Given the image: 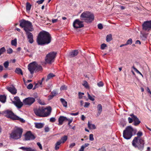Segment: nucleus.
<instances>
[{"mask_svg": "<svg viewBox=\"0 0 151 151\" xmlns=\"http://www.w3.org/2000/svg\"><path fill=\"white\" fill-rule=\"evenodd\" d=\"M60 101L64 107H67V102L64 99L61 98L60 99Z\"/></svg>", "mask_w": 151, "mask_h": 151, "instance_id": "obj_27", "label": "nucleus"}, {"mask_svg": "<svg viewBox=\"0 0 151 151\" xmlns=\"http://www.w3.org/2000/svg\"><path fill=\"white\" fill-rule=\"evenodd\" d=\"M137 137H137L138 138H142L141 137L143 135L142 132L141 131H139L137 134Z\"/></svg>", "mask_w": 151, "mask_h": 151, "instance_id": "obj_33", "label": "nucleus"}, {"mask_svg": "<svg viewBox=\"0 0 151 151\" xmlns=\"http://www.w3.org/2000/svg\"><path fill=\"white\" fill-rule=\"evenodd\" d=\"M144 144V141L143 138H138L137 137H134L132 142L134 147L137 148L141 151L143 150Z\"/></svg>", "mask_w": 151, "mask_h": 151, "instance_id": "obj_4", "label": "nucleus"}, {"mask_svg": "<svg viewBox=\"0 0 151 151\" xmlns=\"http://www.w3.org/2000/svg\"><path fill=\"white\" fill-rule=\"evenodd\" d=\"M6 49L4 47H3L0 49V56L6 51Z\"/></svg>", "mask_w": 151, "mask_h": 151, "instance_id": "obj_36", "label": "nucleus"}, {"mask_svg": "<svg viewBox=\"0 0 151 151\" xmlns=\"http://www.w3.org/2000/svg\"><path fill=\"white\" fill-rule=\"evenodd\" d=\"M58 94L57 92L55 91H53L51 93V94L49 96V99H52L54 96H55Z\"/></svg>", "mask_w": 151, "mask_h": 151, "instance_id": "obj_28", "label": "nucleus"}, {"mask_svg": "<svg viewBox=\"0 0 151 151\" xmlns=\"http://www.w3.org/2000/svg\"><path fill=\"white\" fill-rule=\"evenodd\" d=\"M18 108H20L23 105V102H22L21 101L15 102L13 103Z\"/></svg>", "mask_w": 151, "mask_h": 151, "instance_id": "obj_22", "label": "nucleus"}, {"mask_svg": "<svg viewBox=\"0 0 151 151\" xmlns=\"http://www.w3.org/2000/svg\"><path fill=\"white\" fill-rule=\"evenodd\" d=\"M14 101H12L13 103L20 101L19 97L17 96L14 97Z\"/></svg>", "mask_w": 151, "mask_h": 151, "instance_id": "obj_40", "label": "nucleus"}, {"mask_svg": "<svg viewBox=\"0 0 151 151\" xmlns=\"http://www.w3.org/2000/svg\"><path fill=\"white\" fill-rule=\"evenodd\" d=\"M132 68H133L134 71L137 72V73L139 74L140 75H141L142 77H143V76L142 74L138 70H137L136 68H135L134 66L132 67Z\"/></svg>", "mask_w": 151, "mask_h": 151, "instance_id": "obj_42", "label": "nucleus"}, {"mask_svg": "<svg viewBox=\"0 0 151 151\" xmlns=\"http://www.w3.org/2000/svg\"><path fill=\"white\" fill-rule=\"evenodd\" d=\"M67 120H68V119L66 117L63 116H60L58 119V125H62L64 121H67Z\"/></svg>", "mask_w": 151, "mask_h": 151, "instance_id": "obj_18", "label": "nucleus"}, {"mask_svg": "<svg viewBox=\"0 0 151 151\" xmlns=\"http://www.w3.org/2000/svg\"><path fill=\"white\" fill-rule=\"evenodd\" d=\"M88 94V99L91 100L92 101H94V96H91L88 93H87Z\"/></svg>", "mask_w": 151, "mask_h": 151, "instance_id": "obj_37", "label": "nucleus"}, {"mask_svg": "<svg viewBox=\"0 0 151 151\" xmlns=\"http://www.w3.org/2000/svg\"><path fill=\"white\" fill-rule=\"evenodd\" d=\"M76 145L75 143H73L70 144L69 145V147L70 148H72L74 147Z\"/></svg>", "mask_w": 151, "mask_h": 151, "instance_id": "obj_54", "label": "nucleus"}, {"mask_svg": "<svg viewBox=\"0 0 151 151\" xmlns=\"http://www.w3.org/2000/svg\"><path fill=\"white\" fill-rule=\"evenodd\" d=\"M19 26L22 28L25 32L32 31L33 30L32 23L29 21L22 19L20 21Z\"/></svg>", "mask_w": 151, "mask_h": 151, "instance_id": "obj_6", "label": "nucleus"}, {"mask_svg": "<svg viewBox=\"0 0 151 151\" xmlns=\"http://www.w3.org/2000/svg\"><path fill=\"white\" fill-rule=\"evenodd\" d=\"M12 45H13L16 46L17 45V40L14 39L11 41Z\"/></svg>", "mask_w": 151, "mask_h": 151, "instance_id": "obj_43", "label": "nucleus"}, {"mask_svg": "<svg viewBox=\"0 0 151 151\" xmlns=\"http://www.w3.org/2000/svg\"><path fill=\"white\" fill-rule=\"evenodd\" d=\"M67 121H68V125H70V124L72 122V121H73L72 119H68V120H67Z\"/></svg>", "mask_w": 151, "mask_h": 151, "instance_id": "obj_59", "label": "nucleus"}, {"mask_svg": "<svg viewBox=\"0 0 151 151\" xmlns=\"http://www.w3.org/2000/svg\"><path fill=\"white\" fill-rule=\"evenodd\" d=\"M88 127L90 129H95L96 128V127L95 125L92 124L88 122Z\"/></svg>", "mask_w": 151, "mask_h": 151, "instance_id": "obj_24", "label": "nucleus"}, {"mask_svg": "<svg viewBox=\"0 0 151 151\" xmlns=\"http://www.w3.org/2000/svg\"><path fill=\"white\" fill-rule=\"evenodd\" d=\"M3 112L6 116L12 119L18 120L22 122H24L25 121L23 119L14 115L11 110H7L3 111Z\"/></svg>", "mask_w": 151, "mask_h": 151, "instance_id": "obj_7", "label": "nucleus"}, {"mask_svg": "<svg viewBox=\"0 0 151 151\" xmlns=\"http://www.w3.org/2000/svg\"><path fill=\"white\" fill-rule=\"evenodd\" d=\"M137 131L136 129H134L132 126H127L123 131V136L127 139H130L133 135L132 133L135 134Z\"/></svg>", "mask_w": 151, "mask_h": 151, "instance_id": "obj_3", "label": "nucleus"}, {"mask_svg": "<svg viewBox=\"0 0 151 151\" xmlns=\"http://www.w3.org/2000/svg\"><path fill=\"white\" fill-rule=\"evenodd\" d=\"M51 110L52 109L50 106L47 108H43V117H46L49 116L50 114Z\"/></svg>", "mask_w": 151, "mask_h": 151, "instance_id": "obj_16", "label": "nucleus"}, {"mask_svg": "<svg viewBox=\"0 0 151 151\" xmlns=\"http://www.w3.org/2000/svg\"><path fill=\"white\" fill-rule=\"evenodd\" d=\"M67 89V87L65 85H63L60 88V90L61 91L65 90Z\"/></svg>", "mask_w": 151, "mask_h": 151, "instance_id": "obj_38", "label": "nucleus"}, {"mask_svg": "<svg viewBox=\"0 0 151 151\" xmlns=\"http://www.w3.org/2000/svg\"><path fill=\"white\" fill-rule=\"evenodd\" d=\"M15 72L18 74H21L22 75H23L22 71L20 68H17L15 70Z\"/></svg>", "mask_w": 151, "mask_h": 151, "instance_id": "obj_31", "label": "nucleus"}, {"mask_svg": "<svg viewBox=\"0 0 151 151\" xmlns=\"http://www.w3.org/2000/svg\"><path fill=\"white\" fill-rule=\"evenodd\" d=\"M98 28L100 29H102L103 28L102 25L101 24H99L98 25Z\"/></svg>", "mask_w": 151, "mask_h": 151, "instance_id": "obj_53", "label": "nucleus"}, {"mask_svg": "<svg viewBox=\"0 0 151 151\" xmlns=\"http://www.w3.org/2000/svg\"><path fill=\"white\" fill-rule=\"evenodd\" d=\"M89 145V144L88 143H86L84 145H82V146H84V148H85L88 147Z\"/></svg>", "mask_w": 151, "mask_h": 151, "instance_id": "obj_64", "label": "nucleus"}, {"mask_svg": "<svg viewBox=\"0 0 151 151\" xmlns=\"http://www.w3.org/2000/svg\"><path fill=\"white\" fill-rule=\"evenodd\" d=\"M90 103L88 102H86L85 103V105L84 106L85 107H87L89 105Z\"/></svg>", "mask_w": 151, "mask_h": 151, "instance_id": "obj_56", "label": "nucleus"}, {"mask_svg": "<svg viewBox=\"0 0 151 151\" xmlns=\"http://www.w3.org/2000/svg\"><path fill=\"white\" fill-rule=\"evenodd\" d=\"M24 138L26 140H32L35 138V137L30 131H28L24 135Z\"/></svg>", "mask_w": 151, "mask_h": 151, "instance_id": "obj_15", "label": "nucleus"}, {"mask_svg": "<svg viewBox=\"0 0 151 151\" xmlns=\"http://www.w3.org/2000/svg\"><path fill=\"white\" fill-rule=\"evenodd\" d=\"M34 111L35 114L37 116L43 117V108L37 107L34 108Z\"/></svg>", "mask_w": 151, "mask_h": 151, "instance_id": "obj_14", "label": "nucleus"}, {"mask_svg": "<svg viewBox=\"0 0 151 151\" xmlns=\"http://www.w3.org/2000/svg\"><path fill=\"white\" fill-rule=\"evenodd\" d=\"M97 113L96 114V116H98L100 115L101 112L102 111V106L101 104H99L97 106Z\"/></svg>", "mask_w": 151, "mask_h": 151, "instance_id": "obj_20", "label": "nucleus"}, {"mask_svg": "<svg viewBox=\"0 0 151 151\" xmlns=\"http://www.w3.org/2000/svg\"><path fill=\"white\" fill-rule=\"evenodd\" d=\"M132 39L130 38L127 41L125 45H131L132 44Z\"/></svg>", "mask_w": 151, "mask_h": 151, "instance_id": "obj_41", "label": "nucleus"}, {"mask_svg": "<svg viewBox=\"0 0 151 151\" xmlns=\"http://www.w3.org/2000/svg\"><path fill=\"white\" fill-rule=\"evenodd\" d=\"M112 40V35L110 34L108 35L106 37V41L107 42L111 41Z\"/></svg>", "mask_w": 151, "mask_h": 151, "instance_id": "obj_34", "label": "nucleus"}, {"mask_svg": "<svg viewBox=\"0 0 151 151\" xmlns=\"http://www.w3.org/2000/svg\"><path fill=\"white\" fill-rule=\"evenodd\" d=\"M13 52V50L11 48H9L7 50V53L8 54H11Z\"/></svg>", "mask_w": 151, "mask_h": 151, "instance_id": "obj_48", "label": "nucleus"}, {"mask_svg": "<svg viewBox=\"0 0 151 151\" xmlns=\"http://www.w3.org/2000/svg\"><path fill=\"white\" fill-rule=\"evenodd\" d=\"M83 85L86 88H88L89 87L88 85V83L86 81H84L83 82Z\"/></svg>", "mask_w": 151, "mask_h": 151, "instance_id": "obj_39", "label": "nucleus"}, {"mask_svg": "<svg viewBox=\"0 0 151 151\" xmlns=\"http://www.w3.org/2000/svg\"><path fill=\"white\" fill-rule=\"evenodd\" d=\"M19 148L22 150L23 151H36L35 148H32L29 147H19Z\"/></svg>", "mask_w": 151, "mask_h": 151, "instance_id": "obj_19", "label": "nucleus"}, {"mask_svg": "<svg viewBox=\"0 0 151 151\" xmlns=\"http://www.w3.org/2000/svg\"><path fill=\"white\" fill-rule=\"evenodd\" d=\"M35 127L38 129L42 128L44 126V124L42 123H35Z\"/></svg>", "mask_w": 151, "mask_h": 151, "instance_id": "obj_26", "label": "nucleus"}, {"mask_svg": "<svg viewBox=\"0 0 151 151\" xmlns=\"http://www.w3.org/2000/svg\"><path fill=\"white\" fill-rule=\"evenodd\" d=\"M33 87V85L32 83H30L29 84L27 87V89H31Z\"/></svg>", "mask_w": 151, "mask_h": 151, "instance_id": "obj_47", "label": "nucleus"}, {"mask_svg": "<svg viewBox=\"0 0 151 151\" xmlns=\"http://www.w3.org/2000/svg\"><path fill=\"white\" fill-rule=\"evenodd\" d=\"M9 65V63L8 61H6L4 62V65L6 68H7Z\"/></svg>", "mask_w": 151, "mask_h": 151, "instance_id": "obj_45", "label": "nucleus"}, {"mask_svg": "<svg viewBox=\"0 0 151 151\" xmlns=\"http://www.w3.org/2000/svg\"><path fill=\"white\" fill-rule=\"evenodd\" d=\"M97 85L99 87H102L104 86V84L102 82H100L98 83Z\"/></svg>", "mask_w": 151, "mask_h": 151, "instance_id": "obj_50", "label": "nucleus"}, {"mask_svg": "<svg viewBox=\"0 0 151 151\" xmlns=\"http://www.w3.org/2000/svg\"><path fill=\"white\" fill-rule=\"evenodd\" d=\"M81 19L88 23H91L94 19V14L91 12L86 11L83 12L81 15Z\"/></svg>", "mask_w": 151, "mask_h": 151, "instance_id": "obj_2", "label": "nucleus"}, {"mask_svg": "<svg viewBox=\"0 0 151 151\" xmlns=\"http://www.w3.org/2000/svg\"><path fill=\"white\" fill-rule=\"evenodd\" d=\"M68 139V136L66 135H64V136L62 137L59 140L62 143H64L66 142Z\"/></svg>", "mask_w": 151, "mask_h": 151, "instance_id": "obj_25", "label": "nucleus"}, {"mask_svg": "<svg viewBox=\"0 0 151 151\" xmlns=\"http://www.w3.org/2000/svg\"><path fill=\"white\" fill-rule=\"evenodd\" d=\"M39 85H38V83H36L35 85L34 88H33V89H35L36 88H38L39 87Z\"/></svg>", "mask_w": 151, "mask_h": 151, "instance_id": "obj_62", "label": "nucleus"}, {"mask_svg": "<svg viewBox=\"0 0 151 151\" xmlns=\"http://www.w3.org/2000/svg\"><path fill=\"white\" fill-rule=\"evenodd\" d=\"M29 31L26 32V34L27 36V37L29 40V42L30 43H32L33 42V35Z\"/></svg>", "mask_w": 151, "mask_h": 151, "instance_id": "obj_17", "label": "nucleus"}, {"mask_svg": "<svg viewBox=\"0 0 151 151\" xmlns=\"http://www.w3.org/2000/svg\"><path fill=\"white\" fill-rule=\"evenodd\" d=\"M35 101L34 98L31 97H28L24 99L23 102L24 105H25L30 106Z\"/></svg>", "mask_w": 151, "mask_h": 151, "instance_id": "obj_11", "label": "nucleus"}, {"mask_svg": "<svg viewBox=\"0 0 151 151\" xmlns=\"http://www.w3.org/2000/svg\"><path fill=\"white\" fill-rule=\"evenodd\" d=\"M83 93H81L79 92L78 93L79 98L80 99H81L83 98V96L84 95Z\"/></svg>", "mask_w": 151, "mask_h": 151, "instance_id": "obj_44", "label": "nucleus"}, {"mask_svg": "<svg viewBox=\"0 0 151 151\" xmlns=\"http://www.w3.org/2000/svg\"><path fill=\"white\" fill-rule=\"evenodd\" d=\"M7 89L13 94H15L17 93V90L13 87H8L7 88Z\"/></svg>", "mask_w": 151, "mask_h": 151, "instance_id": "obj_21", "label": "nucleus"}, {"mask_svg": "<svg viewBox=\"0 0 151 151\" xmlns=\"http://www.w3.org/2000/svg\"><path fill=\"white\" fill-rule=\"evenodd\" d=\"M89 140L91 141H93L94 140L93 137V134H90L89 135Z\"/></svg>", "mask_w": 151, "mask_h": 151, "instance_id": "obj_49", "label": "nucleus"}, {"mask_svg": "<svg viewBox=\"0 0 151 151\" xmlns=\"http://www.w3.org/2000/svg\"><path fill=\"white\" fill-rule=\"evenodd\" d=\"M38 102L40 104L42 105H45V103L43 101H42L41 100H38Z\"/></svg>", "mask_w": 151, "mask_h": 151, "instance_id": "obj_52", "label": "nucleus"}, {"mask_svg": "<svg viewBox=\"0 0 151 151\" xmlns=\"http://www.w3.org/2000/svg\"><path fill=\"white\" fill-rule=\"evenodd\" d=\"M45 131L46 132H48L49 130V129L48 127H46L45 129Z\"/></svg>", "mask_w": 151, "mask_h": 151, "instance_id": "obj_61", "label": "nucleus"}, {"mask_svg": "<svg viewBox=\"0 0 151 151\" xmlns=\"http://www.w3.org/2000/svg\"><path fill=\"white\" fill-rule=\"evenodd\" d=\"M79 114V112H76V113H71L70 114L72 116H76L78 115Z\"/></svg>", "mask_w": 151, "mask_h": 151, "instance_id": "obj_58", "label": "nucleus"}, {"mask_svg": "<svg viewBox=\"0 0 151 151\" xmlns=\"http://www.w3.org/2000/svg\"><path fill=\"white\" fill-rule=\"evenodd\" d=\"M84 148V146H82L81 148L79 149V151H83Z\"/></svg>", "mask_w": 151, "mask_h": 151, "instance_id": "obj_60", "label": "nucleus"}, {"mask_svg": "<svg viewBox=\"0 0 151 151\" xmlns=\"http://www.w3.org/2000/svg\"><path fill=\"white\" fill-rule=\"evenodd\" d=\"M106 46L107 45L106 44L103 43L101 45V48L102 50H104Z\"/></svg>", "mask_w": 151, "mask_h": 151, "instance_id": "obj_46", "label": "nucleus"}, {"mask_svg": "<svg viewBox=\"0 0 151 151\" xmlns=\"http://www.w3.org/2000/svg\"><path fill=\"white\" fill-rule=\"evenodd\" d=\"M6 101V97L4 96H0V101L2 103H4Z\"/></svg>", "mask_w": 151, "mask_h": 151, "instance_id": "obj_32", "label": "nucleus"}, {"mask_svg": "<svg viewBox=\"0 0 151 151\" xmlns=\"http://www.w3.org/2000/svg\"><path fill=\"white\" fill-rule=\"evenodd\" d=\"M98 150H100V151H106V149L104 148H102L101 149H99Z\"/></svg>", "mask_w": 151, "mask_h": 151, "instance_id": "obj_63", "label": "nucleus"}, {"mask_svg": "<svg viewBox=\"0 0 151 151\" xmlns=\"http://www.w3.org/2000/svg\"><path fill=\"white\" fill-rule=\"evenodd\" d=\"M31 5L28 2L26 4V10L27 12H29L30 10Z\"/></svg>", "mask_w": 151, "mask_h": 151, "instance_id": "obj_35", "label": "nucleus"}, {"mask_svg": "<svg viewBox=\"0 0 151 151\" xmlns=\"http://www.w3.org/2000/svg\"><path fill=\"white\" fill-rule=\"evenodd\" d=\"M83 21H80L78 19H76L73 22V27L76 29L81 28L84 26L83 23Z\"/></svg>", "mask_w": 151, "mask_h": 151, "instance_id": "obj_12", "label": "nucleus"}, {"mask_svg": "<svg viewBox=\"0 0 151 151\" xmlns=\"http://www.w3.org/2000/svg\"><path fill=\"white\" fill-rule=\"evenodd\" d=\"M78 53V50H75L70 53V56L71 57H74L76 56Z\"/></svg>", "mask_w": 151, "mask_h": 151, "instance_id": "obj_23", "label": "nucleus"}, {"mask_svg": "<svg viewBox=\"0 0 151 151\" xmlns=\"http://www.w3.org/2000/svg\"><path fill=\"white\" fill-rule=\"evenodd\" d=\"M37 144L40 150H42V145H41L40 142H38L37 143Z\"/></svg>", "mask_w": 151, "mask_h": 151, "instance_id": "obj_51", "label": "nucleus"}, {"mask_svg": "<svg viewBox=\"0 0 151 151\" xmlns=\"http://www.w3.org/2000/svg\"><path fill=\"white\" fill-rule=\"evenodd\" d=\"M22 132L23 130L22 128L18 127H15L10 134V137L14 139H19L21 137Z\"/></svg>", "mask_w": 151, "mask_h": 151, "instance_id": "obj_5", "label": "nucleus"}, {"mask_svg": "<svg viewBox=\"0 0 151 151\" xmlns=\"http://www.w3.org/2000/svg\"><path fill=\"white\" fill-rule=\"evenodd\" d=\"M130 116L131 117H129L128 118L129 123H131L134 121L133 124L135 126H137L140 124L141 122L136 116L133 114H130Z\"/></svg>", "mask_w": 151, "mask_h": 151, "instance_id": "obj_9", "label": "nucleus"}, {"mask_svg": "<svg viewBox=\"0 0 151 151\" xmlns=\"http://www.w3.org/2000/svg\"><path fill=\"white\" fill-rule=\"evenodd\" d=\"M142 28L146 31L150 30L151 29V20L144 22L142 24Z\"/></svg>", "mask_w": 151, "mask_h": 151, "instance_id": "obj_13", "label": "nucleus"}, {"mask_svg": "<svg viewBox=\"0 0 151 151\" xmlns=\"http://www.w3.org/2000/svg\"><path fill=\"white\" fill-rule=\"evenodd\" d=\"M62 144L60 141L58 140V141L55 144V149L56 150H58L60 147V145Z\"/></svg>", "mask_w": 151, "mask_h": 151, "instance_id": "obj_29", "label": "nucleus"}, {"mask_svg": "<svg viewBox=\"0 0 151 151\" xmlns=\"http://www.w3.org/2000/svg\"><path fill=\"white\" fill-rule=\"evenodd\" d=\"M51 41V37L48 32L43 31L40 33L37 39L39 45H42L49 43Z\"/></svg>", "mask_w": 151, "mask_h": 151, "instance_id": "obj_1", "label": "nucleus"}, {"mask_svg": "<svg viewBox=\"0 0 151 151\" xmlns=\"http://www.w3.org/2000/svg\"><path fill=\"white\" fill-rule=\"evenodd\" d=\"M28 68L31 74H33L34 72H38L41 70L42 67L35 62L30 63L28 65Z\"/></svg>", "mask_w": 151, "mask_h": 151, "instance_id": "obj_8", "label": "nucleus"}, {"mask_svg": "<svg viewBox=\"0 0 151 151\" xmlns=\"http://www.w3.org/2000/svg\"><path fill=\"white\" fill-rule=\"evenodd\" d=\"M55 75L52 73H50L48 74L47 75V78L46 79V81H47L48 80L52 78L53 77H54Z\"/></svg>", "mask_w": 151, "mask_h": 151, "instance_id": "obj_30", "label": "nucleus"}, {"mask_svg": "<svg viewBox=\"0 0 151 151\" xmlns=\"http://www.w3.org/2000/svg\"><path fill=\"white\" fill-rule=\"evenodd\" d=\"M57 53L55 52H52L49 53L46 57L45 61L46 63H51L54 61Z\"/></svg>", "mask_w": 151, "mask_h": 151, "instance_id": "obj_10", "label": "nucleus"}, {"mask_svg": "<svg viewBox=\"0 0 151 151\" xmlns=\"http://www.w3.org/2000/svg\"><path fill=\"white\" fill-rule=\"evenodd\" d=\"M56 120V119L54 117H52L50 119V121L52 122H55Z\"/></svg>", "mask_w": 151, "mask_h": 151, "instance_id": "obj_55", "label": "nucleus"}, {"mask_svg": "<svg viewBox=\"0 0 151 151\" xmlns=\"http://www.w3.org/2000/svg\"><path fill=\"white\" fill-rule=\"evenodd\" d=\"M44 0H41L38 1H37V3H38L39 4H42L44 2Z\"/></svg>", "mask_w": 151, "mask_h": 151, "instance_id": "obj_57", "label": "nucleus"}]
</instances>
